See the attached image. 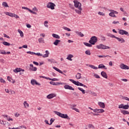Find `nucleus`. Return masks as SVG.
I'll return each mask as SVG.
<instances>
[{
	"label": "nucleus",
	"mask_w": 129,
	"mask_h": 129,
	"mask_svg": "<svg viewBox=\"0 0 129 129\" xmlns=\"http://www.w3.org/2000/svg\"><path fill=\"white\" fill-rule=\"evenodd\" d=\"M54 113H55V114H56V115L60 116V117H62V118H67V119H70V117L68 116V115H67V114H62L60 112L56 111H54Z\"/></svg>",
	"instance_id": "obj_1"
},
{
	"label": "nucleus",
	"mask_w": 129,
	"mask_h": 129,
	"mask_svg": "<svg viewBox=\"0 0 129 129\" xmlns=\"http://www.w3.org/2000/svg\"><path fill=\"white\" fill-rule=\"evenodd\" d=\"M69 80L71 81V82H72V83L75 84V85H77V86H83V87H86V88H87V86L78 81L76 82L73 79H70Z\"/></svg>",
	"instance_id": "obj_2"
},
{
	"label": "nucleus",
	"mask_w": 129,
	"mask_h": 129,
	"mask_svg": "<svg viewBox=\"0 0 129 129\" xmlns=\"http://www.w3.org/2000/svg\"><path fill=\"white\" fill-rule=\"evenodd\" d=\"M97 42V37L96 36H92L89 42L91 44V45H95V43Z\"/></svg>",
	"instance_id": "obj_3"
},
{
	"label": "nucleus",
	"mask_w": 129,
	"mask_h": 129,
	"mask_svg": "<svg viewBox=\"0 0 129 129\" xmlns=\"http://www.w3.org/2000/svg\"><path fill=\"white\" fill-rule=\"evenodd\" d=\"M97 49H102L103 50H106V49H110V47L107 46L106 45H104L103 44H99L98 45H96Z\"/></svg>",
	"instance_id": "obj_4"
},
{
	"label": "nucleus",
	"mask_w": 129,
	"mask_h": 129,
	"mask_svg": "<svg viewBox=\"0 0 129 129\" xmlns=\"http://www.w3.org/2000/svg\"><path fill=\"white\" fill-rule=\"evenodd\" d=\"M74 3L75 8H77L78 10H82V8H81V3L77 1H74Z\"/></svg>",
	"instance_id": "obj_5"
},
{
	"label": "nucleus",
	"mask_w": 129,
	"mask_h": 129,
	"mask_svg": "<svg viewBox=\"0 0 129 129\" xmlns=\"http://www.w3.org/2000/svg\"><path fill=\"white\" fill-rule=\"evenodd\" d=\"M50 84H51V85H65L66 83H62V82H54L53 81H51L49 82Z\"/></svg>",
	"instance_id": "obj_6"
},
{
	"label": "nucleus",
	"mask_w": 129,
	"mask_h": 129,
	"mask_svg": "<svg viewBox=\"0 0 129 129\" xmlns=\"http://www.w3.org/2000/svg\"><path fill=\"white\" fill-rule=\"evenodd\" d=\"M118 33L120 34V35H126V36H129L128 32L122 29H120L118 31Z\"/></svg>",
	"instance_id": "obj_7"
},
{
	"label": "nucleus",
	"mask_w": 129,
	"mask_h": 129,
	"mask_svg": "<svg viewBox=\"0 0 129 129\" xmlns=\"http://www.w3.org/2000/svg\"><path fill=\"white\" fill-rule=\"evenodd\" d=\"M119 67L121 69H123L124 70H128L129 67L128 66H126V64H124V63H121L119 65Z\"/></svg>",
	"instance_id": "obj_8"
},
{
	"label": "nucleus",
	"mask_w": 129,
	"mask_h": 129,
	"mask_svg": "<svg viewBox=\"0 0 129 129\" xmlns=\"http://www.w3.org/2000/svg\"><path fill=\"white\" fill-rule=\"evenodd\" d=\"M55 7H56L55 4L52 2L49 3V9H50L51 10H55Z\"/></svg>",
	"instance_id": "obj_9"
},
{
	"label": "nucleus",
	"mask_w": 129,
	"mask_h": 129,
	"mask_svg": "<svg viewBox=\"0 0 129 129\" xmlns=\"http://www.w3.org/2000/svg\"><path fill=\"white\" fill-rule=\"evenodd\" d=\"M31 84H32V85H35V84H36V85H38V86H40V85H41V84L38 83L37 81H36V80L35 79L31 80Z\"/></svg>",
	"instance_id": "obj_10"
},
{
	"label": "nucleus",
	"mask_w": 129,
	"mask_h": 129,
	"mask_svg": "<svg viewBox=\"0 0 129 129\" xmlns=\"http://www.w3.org/2000/svg\"><path fill=\"white\" fill-rule=\"evenodd\" d=\"M64 89H69V90H73L74 91V88L72 87V86L68 85H65L64 86Z\"/></svg>",
	"instance_id": "obj_11"
},
{
	"label": "nucleus",
	"mask_w": 129,
	"mask_h": 129,
	"mask_svg": "<svg viewBox=\"0 0 129 129\" xmlns=\"http://www.w3.org/2000/svg\"><path fill=\"white\" fill-rule=\"evenodd\" d=\"M98 68L99 69H105V70H106L107 69V68L106 67H105V66H104L103 64H100L98 66Z\"/></svg>",
	"instance_id": "obj_12"
},
{
	"label": "nucleus",
	"mask_w": 129,
	"mask_h": 129,
	"mask_svg": "<svg viewBox=\"0 0 129 129\" xmlns=\"http://www.w3.org/2000/svg\"><path fill=\"white\" fill-rule=\"evenodd\" d=\"M98 104L100 106V107H101L102 108H105V104H104V103L103 102H98Z\"/></svg>",
	"instance_id": "obj_13"
},
{
	"label": "nucleus",
	"mask_w": 129,
	"mask_h": 129,
	"mask_svg": "<svg viewBox=\"0 0 129 129\" xmlns=\"http://www.w3.org/2000/svg\"><path fill=\"white\" fill-rule=\"evenodd\" d=\"M115 39L118 41V42H120V43H124L125 40L123 39V38H120L119 37H116Z\"/></svg>",
	"instance_id": "obj_14"
},
{
	"label": "nucleus",
	"mask_w": 129,
	"mask_h": 129,
	"mask_svg": "<svg viewBox=\"0 0 129 129\" xmlns=\"http://www.w3.org/2000/svg\"><path fill=\"white\" fill-rule=\"evenodd\" d=\"M56 95L55 93H51L49 94V99H52V98H54V97H56Z\"/></svg>",
	"instance_id": "obj_15"
},
{
	"label": "nucleus",
	"mask_w": 129,
	"mask_h": 129,
	"mask_svg": "<svg viewBox=\"0 0 129 129\" xmlns=\"http://www.w3.org/2000/svg\"><path fill=\"white\" fill-rule=\"evenodd\" d=\"M3 116H4V117H6L8 121H11V120L13 121V118H11V117L8 116V115H3Z\"/></svg>",
	"instance_id": "obj_16"
},
{
	"label": "nucleus",
	"mask_w": 129,
	"mask_h": 129,
	"mask_svg": "<svg viewBox=\"0 0 129 129\" xmlns=\"http://www.w3.org/2000/svg\"><path fill=\"white\" fill-rule=\"evenodd\" d=\"M101 75L102 76V77H104V78H106V79H107V75L105 72L102 71L101 73Z\"/></svg>",
	"instance_id": "obj_17"
},
{
	"label": "nucleus",
	"mask_w": 129,
	"mask_h": 129,
	"mask_svg": "<svg viewBox=\"0 0 129 129\" xmlns=\"http://www.w3.org/2000/svg\"><path fill=\"white\" fill-rule=\"evenodd\" d=\"M81 74L79 73H78L77 74V75H76V79H77L78 80H79V79H81Z\"/></svg>",
	"instance_id": "obj_18"
},
{
	"label": "nucleus",
	"mask_w": 129,
	"mask_h": 129,
	"mask_svg": "<svg viewBox=\"0 0 129 129\" xmlns=\"http://www.w3.org/2000/svg\"><path fill=\"white\" fill-rule=\"evenodd\" d=\"M73 57H74V56H73V55L69 54V55L67 57V60H69L70 61H72V58H73Z\"/></svg>",
	"instance_id": "obj_19"
},
{
	"label": "nucleus",
	"mask_w": 129,
	"mask_h": 129,
	"mask_svg": "<svg viewBox=\"0 0 129 129\" xmlns=\"http://www.w3.org/2000/svg\"><path fill=\"white\" fill-rule=\"evenodd\" d=\"M53 68L54 69V70H55L57 72H59V73H60L61 74H63V72L59 70V69L57 68L56 67H53Z\"/></svg>",
	"instance_id": "obj_20"
},
{
	"label": "nucleus",
	"mask_w": 129,
	"mask_h": 129,
	"mask_svg": "<svg viewBox=\"0 0 129 129\" xmlns=\"http://www.w3.org/2000/svg\"><path fill=\"white\" fill-rule=\"evenodd\" d=\"M61 42V40H58V39H56L54 42H53V44H54L55 46H58V44H59V43Z\"/></svg>",
	"instance_id": "obj_21"
},
{
	"label": "nucleus",
	"mask_w": 129,
	"mask_h": 129,
	"mask_svg": "<svg viewBox=\"0 0 129 129\" xmlns=\"http://www.w3.org/2000/svg\"><path fill=\"white\" fill-rule=\"evenodd\" d=\"M23 105L25 108H28V107H29V103L27 102V101L24 102Z\"/></svg>",
	"instance_id": "obj_22"
},
{
	"label": "nucleus",
	"mask_w": 129,
	"mask_h": 129,
	"mask_svg": "<svg viewBox=\"0 0 129 129\" xmlns=\"http://www.w3.org/2000/svg\"><path fill=\"white\" fill-rule=\"evenodd\" d=\"M89 67H90V68H92V69H94L95 70H97V69H98V68H97V67H95L92 64H89Z\"/></svg>",
	"instance_id": "obj_23"
},
{
	"label": "nucleus",
	"mask_w": 129,
	"mask_h": 129,
	"mask_svg": "<svg viewBox=\"0 0 129 129\" xmlns=\"http://www.w3.org/2000/svg\"><path fill=\"white\" fill-rule=\"evenodd\" d=\"M121 112L122 114H124V115H125V114H129V112L125 110H121Z\"/></svg>",
	"instance_id": "obj_24"
},
{
	"label": "nucleus",
	"mask_w": 129,
	"mask_h": 129,
	"mask_svg": "<svg viewBox=\"0 0 129 129\" xmlns=\"http://www.w3.org/2000/svg\"><path fill=\"white\" fill-rule=\"evenodd\" d=\"M45 52H46V54H44L42 56L43 58H46V57H48V56H49V51L46 50V51H45Z\"/></svg>",
	"instance_id": "obj_25"
},
{
	"label": "nucleus",
	"mask_w": 129,
	"mask_h": 129,
	"mask_svg": "<svg viewBox=\"0 0 129 129\" xmlns=\"http://www.w3.org/2000/svg\"><path fill=\"white\" fill-rule=\"evenodd\" d=\"M52 36L53 38H55V39H60V36L58 34H52Z\"/></svg>",
	"instance_id": "obj_26"
},
{
	"label": "nucleus",
	"mask_w": 129,
	"mask_h": 129,
	"mask_svg": "<svg viewBox=\"0 0 129 129\" xmlns=\"http://www.w3.org/2000/svg\"><path fill=\"white\" fill-rule=\"evenodd\" d=\"M109 16L113 18H116V16L114 15V13H113V12H111V13L109 14Z\"/></svg>",
	"instance_id": "obj_27"
},
{
	"label": "nucleus",
	"mask_w": 129,
	"mask_h": 129,
	"mask_svg": "<svg viewBox=\"0 0 129 129\" xmlns=\"http://www.w3.org/2000/svg\"><path fill=\"white\" fill-rule=\"evenodd\" d=\"M18 32L20 34V36L21 37V38H23V37H24V33H23V31H22L20 29H18Z\"/></svg>",
	"instance_id": "obj_28"
},
{
	"label": "nucleus",
	"mask_w": 129,
	"mask_h": 129,
	"mask_svg": "<svg viewBox=\"0 0 129 129\" xmlns=\"http://www.w3.org/2000/svg\"><path fill=\"white\" fill-rule=\"evenodd\" d=\"M76 33L78 35V36H79L80 37H84V34H83L81 32H78V31H76Z\"/></svg>",
	"instance_id": "obj_29"
},
{
	"label": "nucleus",
	"mask_w": 129,
	"mask_h": 129,
	"mask_svg": "<svg viewBox=\"0 0 129 129\" xmlns=\"http://www.w3.org/2000/svg\"><path fill=\"white\" fill-rule=\"evenodd\" d=\"M81 11H82V9L75 10L76 13H77V14H78V15H81V14H82V12H81Z\"/></svg>",
	"instance_id": "obj_30"
},
{
	"label": "nucleus",
	"mask_w": 129,
	"mask_h": 129,
	"mask_svg": "<svg viewBox=\"0 0 129 129\" xmlns=\"http://www.w3.org/2000/svg\"><path fill=\"white\" fill-rule=\"evenodd\" d=\"M2 6L3 7H5V8H9V5H8V3H7V2H3Z\"/></svg>",
	"instance_id": "obj_31"
},
{
	"label": "nucleus",
	"mask_w": 129,
	"mask_h": 129,
	"mask_svg": "<svg viewBox=\"0 0 129 129\" xmlns=\"http://www.w3.org/2000/svg\"><path fill=\"white\" fill-rule=\"evenodd\" d=\"M13 71L15 73H18V72H21V68H16L15 70H14Z\"/></svg>",
	"instance_id": "obj_32"
},
{
	"label": "nucleus",
	"mask_w": 129,
	"mask_h": 129,
	"mask_svg": "<svg viewBox=\"0 0 129 129\" xmlns=\"http://www.w3.org/2000/svg\"><path fill=\"white\" fill-rule=\"evenodd\" d=\"M84 45L87 46V47H92V44L88 43L87 42H84Z\"/></svg>",
	"instance_id": "obj_33"
},
{
	"label": "nucleus",
	"mask_w": 129,
	"mask_h": 129,
	"mask_svg": "<svg viewBox=\"0 0 129 129\" xmlns=\"http://www.w3.org/2000/svg\"><path fill=\"white\" fill-rule=\"evenodd\" d=\"M78 89H79V90H80V91H81L82 93H83V94H85V90H83V89H82L80 87H78Z\"/></svg>",
	"instance_id": "obj_34"
},
{
	"label": "nucleus",
	"mask_w": 129,
	"mask_h": 129,
	"mask_svg": "<svg viewBox=\"0 0 129 129\" xmlns=\"http://www.w3.org/2000/svg\"><path fill=\"white\" fill-rule=\"evenodd\" d=\"M3 45H5V46H11V43L7 42V41H4L3 42Z\"/></svg>",
	"instance_id": "obj_35"
},
{
	"label": "nucleus",
	"mask_w": 129,
	"mask_h": 129,
	"mask_svg": "<svg viewBox=\"0 0 129 129\" xmlns=\"http://www.w3.org/2000/svg\"><path fill=\"white\" fill-rule=\"evenodd\" d=\"M98 57H99V58H106V57H110L111 58V56L109 55H98Z\"/></svg>",
	"instance_id": "obj_36"
},
{
	"label": "nucleus",
	"mask_w": 129,
	"mask_h": 129,
	"mask_svg": "<svg viewBox=\"0 0 129 129\" xmlns=\"http://www.w3.org/2000/svg\"><path fill=\"white\" fill-rule=\"evenodd\" d=\"M103 112H104L103 109H98V113H102Z\"/></svg>",
	"instance_id": "obj_37"
},
{
	"label": "nucleus",
	"mask_w": 129,
	"mask_h": 129,
	"mask_svg": "<svg viewBox=\"0 0 129 129\" xmlns=\"http://www.w3.org/2000/svg\"><path fill=\"white\" fill-rule=\"evenodd\" d=\"M54 121H55V119L51 118L50 120V123L49 124V125H51V124H52Z\"/></svg>",
	"instance_id": "obj_38"
},
{
	"label": "nucleus",
	"mask_w": 129,
	"mask_h": 129,
	"mask_svg": "<svg viewBox=\"0 0 129 129\" xmlns=\"http://www.w3.org/2000/svg\"><path fill=\"white\" fill-rule=\"evenodd\" d=\"M0 54H3V55H6L7 54V52L5 50H0Z\"/></svg>",
	"instance_id": "obj_39"
},
{
	"label": "nucleus",
	"mask_w": 129,
	"mask_h": 129,
	"mask_svg": "<svg viewBox=\"0 0 129 129\" xmlns=\"http://www.w3.org/2000/svg\"><path fill=\"white\" fill-rule=\"evenodd\" d=\"M49 80H51V81H59V79L56 78L51 79L49 78Z\"/></svg>",
	"instance_id": "obj_40"
},
{
	"label": "nucleus",
	"mask_w": 129,
	"mask_h": 129,
	"mask_svg": "<svg viewBox=\"0 0 129 129\" xmlns=\"http://www.w3.org/2000/svg\"><path fill=\"white\" fill-rule=\"evenodd\" d=\"M129 105H123V109H128Z\"/></svg>",
	"instance_id": "obj_41"
},
{
	"label": "nucleus",
	"mask_w": 129,
	"mask_h": 129,
	"mask_svg": "<svg viewBox=\"0 0 129 129\" xmlns=\"http://www.w3.org/2000/svg\"><path fill=\"white\" fill-rule=\"evenodd\" d=\"M88 126H89V128H93V129L95 128V127H94L93 124H90L88 125Z\"/></svg>",
	"instance_id": "obj_42"
},
{
	"label": "nucleus",
	"mask_w": 129,
	"mask_h": 129,
	"mask_svg": "<svg viewBox=\"0 0 129 129\" xmlns=\"http://www.w3.org/2000/svg\"><path fill=\"white\" fill-rule=\"evenodd\" d=\"M94 77H95V78H97V79H99V78H100V77H99V76L96 74H94Z\"/></svg>",
	"instance_id": "obj_43"
},
{
	"label": "nucleus",
	"mask_w": 129,
	"mask_h": 129,
	"mask_svg": "<svg viewBox=\"0 0 129 129\" xmlns=\"http://www.w3.org/2000/svg\"><path fill=\"white\" fill-rule=\"evenodd\" d=\"M38 42L40 43H44V38H40L38 39Z\"/></svg>",
	"instance_id": "obj_44"
},
{
	"label": "nucleus",
	"mask_w": 129,
	"mask_h": 129,
	"mask_svg": "<svg viewBox=\"0 0 129 129\" xmlns=\"http://www.w3.org/2000/svg\"><path fill=\"white\" fill-rule=\"evenodd\" d=\"M85 54H86V55H91V53H90V50H87L85 51Z\"/></svg>",
	"instance_id": "obj_45"
},
{
	"label": "nucleus",
	"mask_w": 129,
	"mask_h": 129,
	"mask_svg": "<svg viewBox=\"0 0 129 129\" xmlns=\"http://www.w3.org/2000/svg\"><path fill=\"white\" fill-rule=\"evenodd\" d=\"M33 68H34V66L32 64H30L29 70L32 71Z\"/></svg>",
	"instance_id": "obj_46"
},
{
	"label": "nucleus",
	"mask_w": 129,
	"mask_h": 129,
	"mask_svg": "<svg viewBox=\"0 0 129 129\" xmlns=\"http://www.w3.org/2000/svg\"><path fill=\"white\" fill-rule=\"evenodd\" d=\"M64 30H65L66 31H68V32H71V29H70V28H68L67 27H63Z\"/></svg>",
	"instance_id": "obj_47"
},
{
	"label": "nucleus",
	"mask_w": 129,
	"mask_h": 129,
	"mask_svg": "<svg viewBox=\"0 0 129 129\" xmlns=\"http://www.w3.org/2000/svg\"><path fill=\"white\" fill-rule=\"evenodd\" d=\"M27 54H30L31 55H35V52L32 51H27Z\"/></svg>",
	"instance_id": "obj_48"
},
{
	"label": "nucleus",
	"mask_w": 129,
	"mask_h": 129,
	"mask_svg": "<svg viewBox=\"0 0 129 129\" xmlns=\"http://www.w3.org/2000/svg\"><path fill=\"white\" fill-rule=\"evenodd\" d=\"M110 12H113V13H114V15H117V14H118V12H116V11H115L114 10H110Z\"/></svg>",
	"instance_id": "obj_49"
},
{
	"label": "nucleus",
	"mask_w": 129,
	"mask_h": 129,
	"mask_svg": "<svg viewBox=\"0 0 129 129\" xmlns=\"http://www.w3.org/2000/svg\"><path fill=\"white\" fill-rule=\"evenodd\" d=\"M98 15H100V16H105V14L103 12H99Z\"/></svg>",
	"instance_id": "obj_50"
},
{
	"label": "nucleus",
	"mask_w": 129,
	"mask_h": 129,
	"mask_svg": "<svg viewBox=\"0 0 129 129\" xmlns=\"http://www.w3.org/2000/svg\"><path fill=\"white\" fill-rule=\"evenodd\" d=\"M108 37H110L111 38H114L115 39V38H116V36H115L114 35L112 34H109Z\"/></svg>",
	"instance_id": "obj_51"
},
{
	"label": "nucleus",
	"mask_w": 129,
	"mask_h": 129,
	"mask_svg": "<svg viewBox=\"0 0 129 129\" xmlns=\"http://www.w3.org/2000/svg\"><path fill=\"white\" fill-rule=\"evenodd\" d=\"M39 77L40 78H44V79H47V80H49V77L44 76H40Z\"/></svg>",
	"instance_id": "obj_52"
},
{
	"label": "nucleus",
	"mask_w": 129,
	"mask_h": 129,
	"mask_svg": "<svg viewBox=\"0 0 129 129\" xmlns=\"http://www.w3.org/2000/svg\"><path fill=\"white\" fill-rule=\"evenodd\" d=\"M0 82H1V83H6V81H5V80L2 78L0 79Z\"/></svg>",
	"instance_id": "obj_53"
},
{
	"label": "nucleus",
	"mask_w": 129,
	"mask_h": 129,
	"mask_svg": "<svg viewBox=\"0 0 129 129\" xmlns=\"http://www.w3.org/2000/svg\"><path fill=\"white\" fill-rule=\"evenodd\" d=\"M34 55H37V56H43V54H41V53L40 52L35 53Z\"/></svg>",
	"instance_id": "obj_54"
},
{
	"label": "nucleus",
	"mask_w": 129,
	"mask_h": 129,
	"mask_svg": "<svg viewBox=\"0 0 129 129\" xmlns=\"http://www.w3.org/2000/svg\"><path fill=\"white\" fill-rule=\"evenodd\" d=\"M72 109L74 110H75L77 112H79V109L76 108H73Z\"/></svg>",
	"instance_id": "obj_55"
},
{
	"label": "nucleus",
	"mask_w": 129,
	"mask_h": 129,
	"mask_svg": "<svg viewBox=\"0 0 129 129\" xmlns=\"http://www.w3.org/2000/svg\"><path fill=\"white\" fill-rule=\"evenodd\" d=\"M118 108H123V104H121L119 105Z\"/></svg>",
	"instance_id": "obj_56"
},
{
	"label": "nucleus",
	"mask_w": 129,
	"mask_h": 129,
	"mask_svg": "<svg viewBox=\"0 0 129 129\" xmlns=\"http://www.w3.org/2000/svg\"><path fill=\"white\" fill-rule=\"evenodd\" d=\"M3 35L5 37V38H7L8 39H10V36H9L8 35H7L5 33Z\"/></svg>",
	"instance_id": "obj_57"
},
{
	"label": "nucleus",
	"mask_w": 129,
	"mask_h": 129,
	"mask_svg": "<svg viewBox=\"0 0 129 129\" xmlns=\"http://www.w3.org/2000/svg\"><path fill=\"white\" fill-rule=\"evenodd\" d=\"M33 64L36 65V66H39V63L37 61H33Z\"/></svg>",
	"instance_id": "obj_58"
},
{
	"label": "nucleus",
	"mask_w": 129,
	"mask_h": 129,
	"mask_svg": "<svg viewBox=\"0 0 129 129\" xmlns=\"http://www.w3.org/2000/svg\"><path fill=\"white\" fill-rule=\"evenodd\" d=\"M121 81H123L124 82H127L128 80L126 79H122Z\"/></svg>",
	"instance_id": "obj_59"
},
{
	"label": "nucleus",
	"mask_w": 129,
	"mask_h": 129,
	"mask_svg": "<svg viewBox=\"0 0 129 129\" xmlns=\"http://www.w3.org/2000/svg\"><path fill=\"white\" fill-rule=\"evenodd\" d=\"M13 18H15L16 19H18V18H20V17L17 15L14 14Z\"/></svg>",
	"instance_id": "obj_60"
},
{
	"label": "nucleus",
	"mask_w": 129,
	"mask_h": 129,
	"mask_svg": "<svg viewBox=\"0 0 129 129\" xmlns=\"http://www.w3.org/2000/svg\"><path fill=\"white\" fill-rule=\"evenodd\" d=\"M101 40H102V41H105V37L101 36Z\"/></svg>",
	"instance_id": "obj_61"
},
{
	"label": "nucleus",
	"mask_w": 129,
	"mask_h": 129,
	"mask_svg": "<svg viewBox=\"0 0 129 129\" xmlns=\"http://www.w3.org/2000/svg\"><path fill=\"white\" fill-rule=\"evenodd\" d=\"M49 61L51 62V63H56V61H55L54 59H49Z\"/></svg>",
	"instance_id": "obj_62"
},
{
	"label": "nucleus",
	"mask_w": 129,
	"mask_h": 129,
	"mask_svg": "<svg viewBox=\"0 0 129 129\" xmlns=\"http://www.w3.org/2000/svg\"><path fill=\"white\" fill-rule=\"evenodd\" d=\"M112 24H119V22H118V21H113Z\"/></svg>",
	"instance_id": "obj_63"
},
{
	"label": "nucleus",
	"mask_w": 129,
	"mask_h": 129,
	"mask_svg": "<svg viewBox=\"0 0 129 129\" xmlns=\"http://www.w3.org/2000/svg\"><path fill=\"white\" fill-rule=\"evenodd\" d=\"M36 67H33V69H32V71H36L37 70Z\"/></svg>",
	"instance_id": "obj_64"
}]
</instances>
